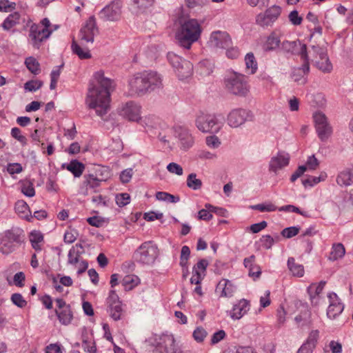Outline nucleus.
Returning <instances> with one entry per match:
<instances>
[{"mask_svg": "<svg viewBox=\"0 0 353 353\" xmlns=\"http://www.w3.org/2000/svg\"><path fill=\"white\" fill-rule=\"evenodd\" d=\"M21 192L26 196L32 197L35 194L33 183L29 180L21 181Z\"/></svg>", "mask_w": 353, "mask_h": 353, "instance_id": "a18cd8bd", "label": "nucleus"}, {"mask_svg": "<svg viewBox=\"0 0 353 353\" xmlns=\"http://www.w3.org/2000/svg\"><path fill=\"white\" fill-rule=\"evenodd\" d=\"M319 336V332L317 330H312L309 336L307 337V341L305 343V344H308L310 347L314 348L316 343L318 341Z\"/></svg>", "mask_w": 353, "mask_h": 353, "instance_id": "5fc2aeb1", "label": "nucleus"}, {"mask_svg": "<svg viewBox=\"0 0 353 353\" xmlns=\"http://www.w3.org/2000/svg\"><path fill=\"white\" fill-rule=\"evenodd\" d=\"M25 64L27 68L34 74H37L40 72V65L35 58L29 57L26 59Z\"/></svg>", "mask_w": 353, "mask_h": 353, "instance_id": "37998d69", "label": "nucleus"}, {"mask_svg": "<svg viewBox=\"0 0 353 353\" xmlns=\"http://www.w3.org/2000/svg\"><path fill=\"white\" fill-rule=\"evenodd\" d=\"M198 129L203 132H216L220 129L215 115L201 113L196 119Z\"/></svg>", "mask_w": 353, "mask_h": 353, "instance_id": "9b49d317", "label": "nucleus"}, {"mask_svg": "<svg viewBox=\"0 0 353 353\" xmlns=\"http://www.w3.org/2000/svg\"><path fill=\"white\" fill-rule=\"evenodd\" d=\"M178 138L181 147L183 150L189 149L194 143L193 137L187 129L179 128L178 131Z\"/></svg>", "mask_w": 353, "mask_h": 353, "instance_id": "cd10ccee", "label": "nucleus"}, {"mask_svg": "<svg viewBox=\"0 0 353 353\" xmlns=\"http://www.w3.org/2000/svg\"><path fill=\"white\" fill-rule=\"evenodd\" d=\"M209 44L214 48H228L232 44V41L227 32L216 31L212 33Z\"/></svg>", "mask_w": 353, "mask_h": 353, "instance_id": "4be33fe9", "label": "nucleus"}, {"mask_svg": "<svg viewBox=\"0 0 353 353\" xmlns=\"http://www.w3.org/2000/svg\"><path fill=\"white\" fill-rule=\"evenodd\" d=\"M167 170L172 174H175L179 176H181L183 173V168L176 163H170L167 165Z\"/></svg>", "mask_w": 353, "mask_h": 353, "instance_id": "052dcab7", "label": "nucleus"}, {"mask_svg": "<svg viewBox=\"0 0 353 353\" xmlns=\"http://www.w3.org/2000/svg\"><path fill=\"white\" fill-rule=\"evenodd\" d=\"M186 183L189 188L194 190H200L203 185L201 180L196 179L195 173H191L188 176Z\"/></svg>", "mask_w": 353, "mask_h": 353, "instance_id": "79ce46f5", "label": "nucleus"}, {"mask_svg": "<svg viewBox=\"0 0 353 353\" xmlns=\"http://www.w3.org/2000/svg\"><path fill=\"white\" fill-rule=\"evenodd\" d=\"M139 283V279L134 274H128L123 277L122 285L125 290H131Z\"/></svg>", "mask_w": 353, "mask_h": 353, "instance_id": "ea45409f", "label": "nucleus"}, {"mask_svg": "<svg viewBox=\"0 0 353 353\" xmlns=\"http://www.w3.org/2000/svg\"><path fill=\"white\" fill-rule=\"evenodd\" d=\"M51 23L48 18L43 19L40 23H34L30 26L29 38L33 47L39 49L41 43L47 39L52 32Z\"/></svg>", "mask_w": 353, "mask_h": 353, "instance_id": "423d86ee", "label": "nucleus"}, {"mask_svg": "<svg viewBox=\"0 0 353 353\" xmlns=\"http://www.w3.org/2000/svg\"><path fill=\"white\" fill-rule=\"evenodd\" d=\"M250 309V302L242 299L236 302L232 308L228 311V316L234 321L239 320L244 316Z\"/></svg>", "mask_w": 353, "mask_h": 353, "instance_id": "aec40b11", "label": "nucleus"}, {"mask_svg": "<svg viewBox=\"0 0 353 353\" xmlns=\"http://www.w3.org/2000/svg\"><path fill=\"white\" fill-rule=\"evenodd\" d=\"M141 106L134 101H128L122 105L120 114L129 121H139L141 117Z\"/></svg>", "mask_w": 353, "mask_h": 353, "instance_id": "a211bd4d", "label": "nucleus"}, {"mask_svg": "<svg viewBox=\"0 0 353 353\" xmlns=\"http://www.w3.org/2000/svg\"><path fill=\"white\" fill-rule=\"evenodd\" d=\"M299 230V227L293 226L286 228L281 231V235L285 238L290 239L297 235Z\"/></svg>", "mask_w": 353, "mask_h": 353, "instance_id": "3c124183", "label": "nucleus"}, {"mask_svg": "<svg viewBox=\"0 0 353 353\" xmlns=\"http://www.w3.org/2000/svg\"><path fill=\"white\" fill-rule=\"evenodd\" d=\"M208 265V261L206 259H201L193 268V272H196L205 274L206 268Z\"/></svg>", "mask_w": 353, "mask_h": 353, "instance_id": "13d9d810", "label": "nucleus"}, {"mask_svg": "<svg viewBox=\"0 0 353 353\" xmlns=\"http://www.w3.org/2000/svg\"><path fill=\"white\" fill-rule=\"evenodd\" d=\"M23 231L12 228L0 234V251L4 254L12 252L22 242Z\"/></svg>", "mask_w": 353, "mask_h": 353, "instance_id": "39448f33", "label": "nucleus"}, {"mask_svg": "<svg viewBox=\"0 0 353 353\" xmlns=\"http://www.w3.org/2000/svg\"><path fill=\"white\" fill-rule=\"evenodd\" d=\"M21 15L19 12H14L9 14L2 23V28L5 30H10L17 24L20 23Z\"/></svg>", "mask_w": 353, "mask_h": 353, "instance_id": "72a5a7b5", "label": "nucleus"}, {"mask_svg": "<svg viewBox=\"0 0 353 353\" xmlns=\"http://www.w3.org/2000/svg\"><path fill=\"white\" fill-rule=\"evenodd\" d=\"M130 196L128 193L119 194L116 196L117 204L120 207L126 205L130 203Z\"/></svg>", "mask_w": 353, "mask_h": 353, "instance_id": "6e6d98bb", "label": "nucleus"}, {"mask_svg": "<svg viewBox=\"0 0 353 353\" xmlns=\"http://www.w3.org/2000/svg\"><path fill=\"white\" fill-rule=\"evenodd\" d=\"M277 323L279 326L283 325L286 320V312L283 306H280L276 311Z\"/></svg>", "mask_w": 353, "mask_h": 353, "instance_id": "69168bd1", "label": "nucleus"}, {"mask_svg": "<svg viewBox=\"0 0 353 353\" xmlns=\"http://www.w3.org/2000/svg\"><path fill=\"white\" fill-rule=\"evenodd\" d=\"M298 327H310L312 325L313 319L310 311L307 308H305L303 311H301L295 319Z\"/></svg>", "mask_w": 353, "mask_h": 353, "instance_id": "bb28decb", "label": "nucleus"}, {"mask_svg": "<svg viewBox=\"0 0 353 353\" xmlns=\"http://www.w3.org/2000/svg\"><path fill=\"white\" fill-rule=\"evenodd\" d=\"M123 3L121 0H114L106 6L99 14V18L104 21H117L121 15Z\"/></svg>", "mask_w": 353, "mask_h": 353, "instance_id": "f8f14e48", "label": "nucleus"}, {"mask_svg": "<svg viewBox=\"0 0 353 353\" xmlns=\"http://www.w3.org/2000/svg\"><path fill=\"white\" fill-rule=\"evenodd\" d=\"M325 177H326V174H322L319 177H317V176H309L307 179H306L305 180L303 181V184L305 185H309L310 186H312V185H314L315 184H317L321 181H323Z\"/></svg>", "mask_w": 353, "mask_h": 353, "instance_id": "e2e57ef3", "label": "nucleus"}, {"mask_svg": "<svg viewBox=\"0 0 353 353\" xmlns=\"http://www.w3.org/2000/svg\"><path fill=\"white\" fill-rule=\"evenodd\" d=\"M11 135L18 141H19L23 145L27 144V139L25 136L21 134V130L18 128H13L11 130Z\"/></svg>", "mask_w": 353, "mask_h": 353, "instance_id": "864d4df0", "label": "nucleus"}, {"mask_svg": "<svg viewBox=\"0 0 353 353\" xmlns=\"http://www.w3.org/2000/svg\"><path fill=\"white\" fill-rule=\"evenodd\" d=\"M79 248L82 249V246L81 245H76V246L72 247L68 252V262L69 264L74 266L81 260H82L80 256V251L79 250Z\"/></svg>", "mask_w": 353, "mask_h": 353, "instance_id": "4c0bfd02", "label": "nucleus"}, {"mask_svg": "<svg viewBox=\"0 0 353 353\" xmlns=\"http://www.w3.org/2000/svg\"><path fill=\"white\" fill-rule=\"evenodd\" d=\"M16 213L22 219L27 221H31L32 216L30 210L29 206L26 202L23 200H19L16 202L14 205Z\"/></svg>", "mask_w": 353, "mask_h": 353, "instance_id": "c756f323", "label": "nucleus"}, {"mask_svg": "<svg viewBox=\"0 0 353 353\" xmlns=\"http://www.w3.org/2000/svg\"><path fill=\"white\" fill-rule=\"evenodd\" d=\"M158 254L157 246L152 241H145L134 251L132 258L137 263L150 265L154 262Z\"/></svg>", "mask_w": 353, "mask_h": 353, "instance_id": "0eeeda50", "label": "nucleus"}, {"mask_svg": "<svg viewBox=\"0 0 353 353\" xmlns=\"http://www.w3.org/2000/svg\"><path fill=\"white\" fill-rule=\"evenodd\" d=\"M155 196L157 200L168 201L170 203H177L180 200L179 196H174L165 192H157Z\"/></svg>", "mask_w": 353, "mask_h": 353, "instance_id": "c03bdc74", "label": "nucleus"}, {"mask_svg": "<svg viewBox=\"0 0 353 353\" xmlns=\"http://www.w3.org/2000/svg\"><path fill=\"white\" fill-rule=\"evenodd\" d=\"M168 59L175 70L179 79L183 80L190 77L193 71L192 64L173 52L168 54Z\"/></svg>", "mask_w": 353, "mask_h": 353, "instance_id": "6e6552de", "label": "nucleus"}, {"mask_svg": "<svg viewBox=\"0 0 353 353\" xmlns=\"http://www.w3.org/2000/svg\"><path fill=\"white\" fill-rule=\"evenodd\" d=\"M83 347L85 351L89 353H95L97 348L94 343L91 340L83 338Z\"/></svg>", "mask_w": 353, "mask_h": 353, "instance_id": "338daca9", "label": "nucleus"}, {"mask_svg": "<svg viewBox=\"0 0 353 353\" xmlns=\"http://www.w3.org/2000/svg\"><path fill=\"white\" fill-rule=\"evenodd\" d=\"M290 158L288 153L284 151L279 152L276 155L271 158L269 163V170L276 174L279 170L288 165Z\"/></svg>", "mask_w": 353, "mask_h": 353, "instance_id": "412c9836", "label": "nucleus"}, {"mask_svg": "<svg viewBox=\"0 0 353 353\" xmlns=\"http://www.w3.org/2000/svg\"><path fill=\"white\" fill-rule=\"evenodd\" d=\"M246 70L251 74L256 72L257 70V62L253 53H248L245 57Z\"/></svg>", "mask_w": 353, "mask_h": 353, "instance_id": "a19ab883", "label": "nucleus"}, {"mask_svg": "<svg viewBox=\"0 0 353 353\" xmlns=\"http://www.w3.org/2000/svg\"><path fill=\"white\" fill-rule=\"evenodd\" d=\"M84 43H81L80 41L79 43H77L74 39L71 46L73 53L77 54L81 59L91 58L90 50L87 47L84 46Z\"/></svg>", "mask_w": 353, "mask_h": 353, "instance_id": "c85d7f7f", "label": "nucleus"}, {"mask_svg": "<svg viewBox=\"0 0 353 353\" xmlns=\"http://www.w3.org/2000/svg\"><path fill=\"white\" fill-rule=\"evenodd\" d=\"M66 168L68 171L72 172L75 177H80L85 170V165L77 160H72L67 165Z\"/></svg>", "mask_w": 353, "mask_h": 353, "instance_id": "e433bc0d", "label": "nucleus"}, {"mask_svg": "<svg viewBox=\"0 0 353 353\" xmlns=\"http://www.w3.org/2000/svg\"><path fill=\"white\" fill-rule=\"evenodd\" d=\"M103 181H105L103 178H99L93 174H86L84 175L83 184L85 185L87 190L89 188L95 190L100 186Z\"/></svg>", "mask_w": 353, "mask_h": 353, "instance_id": "c9c22d12", "label": "nucleus"}, {"mask_svg": "<svg viewBox=\"0 0 353 353\" xmlns=\"http://www.w3.org/2000/svg\"><path fill=\"white\" fill-rule=\"evenodd\" d=\"M97 32L96 21L94 17H90L81 28L79 34V39L81 43H91L94 41V37Z\"/></svg>", "mask_w": 353, "mask_h": 353, "instance_id": "dca6fc26", "label": "nucleus"}, {"mask_svg": "<svg viewBox=\"0 0 353 353\" xmlns=\"http://www.w3.org/2000/svg\"><path fill=\"white\" fill-rule=\"evenodd\" d=\"M206 336V331L201 327H197L193 332V337L197 342H202Z\"/></svg>", "mask_w": 353, "mask_h": 353, "instance_id": "680f3d73", "label": "nucleus"}, {"mask_svg": "<svg viewBox=\"0 0 353 353\" xmlns=\"http://www.w3.org/2000/svg\"><path fill=\"white\" fill-rule=\"evenodd\" d=\"M330 305L327 311V316L330 319H334L343 310V305L339 301L338 296L335 293H330L328 295Z\"/></svg>", "mask_w": 353, "mask_h": 353, "instance_id": "5701e85b", "label": "nucleus"}, {"mask_svg": "<svg viewBox=\"0 0 353 353\" xmlns=\"http://www.w3.org/2000/svg\"><path fill=\"white\" fill-rule=\"evenodd\" d=\"M129 87L132 94L143 95L150 92L143 72L137 73L130 78Z\"/></svg>", "mask_w": 353, "mask_h": 353, "instance_id": "ddd939ff", "label": "nucleus"}, {"mask_svg": "<svg viewBox=\"0 0 353 353\" xmlns=\"http://www.w3.org/2000/svg\"><path fill=\"white\" fill-rule=\"evenodd\" d=\"M281 43L279 37L275 33L272 32L263 43L262 48L265 52H270L275 50L279 48Z\"/></svg>", "mask_w": 353, "mask_h": 353, "instance_id": "7c9ffc66", "label": "nucleus"}, {"mask_svg": "<svg viewBox=\"0 0 353 353\" xmlns=\"http://www.w3.org/2000/svg\"><path fill=\"white\" fill-rule=\"evenodd\" d=\"M301 47L299 41H284L281 43V49L286 52L294 53L297 46Z\"/></svg>", "mask_w": 353, "mask_h": 353, "instance_id": "49530a36", "label": "nucleus"}, {"mask_svg": "<svg viewBox=\"0 0 353 353\" xmlns=\"http://www.w3.org/2000/svg\"><path fill=\"white\" fill-rule=\"evenodd\" d=\"M13 304L20 308H23L27 305V301L24 299L23 296L19 293H14L11 296L10 298Z\"/></svg>", "mask_w": 353, "mask_h": 353, "instance_id": "09e8293b", "label": "nucleus"}, {"mask_svg": "<svg viewBox=\"0 0 353 353\" xmlns=\"http://www.w3.org/2000/svg\"><path fill=\"white\" fill-rule=\"evenodd\" d=\"M325 285V281H321L319 283H312L307 288V292L310 295L312 305H317L319 300V294L322 292Z\"/></svg>", "mask_w": 353, "mask_h": 353, "instance_id": "a878e982", "label": "nucleus"}, {"mask_svg": "<svg viewBox=\"0 0 353 353\" xmlns=\"http://www.w3.org/2000/svg\"><path fill=\"white\" fill-rule=\"evenodd\" d=\"M143 73L145 80L147 81L150 92L162 86V78L157 72L144 71Z\"/></svg>", "mask_w": 353, "mask_h": 353, "instance_id": "393cba45", "label": "nucleus"}, {"mask_svg": "<svg viewBox=\"0 0 353 353\" xmlns=\"http://www.w3.org/2000/svg\"><path fill=\"white\" fill-rule=\"evenodd\" d=\"M316 130L319 138L325 141L331 136L332 128L326 116L321 112H316L313 115Z\"/></svg>", "mask_w": 353, "mask_h": 353, "instance_id": "1a4fd4ad", "label": "nucleus"}, {"mask_svg": "<svg viewBox=\"0 0 353 353\" xmlns=\"http://www.w3.org/2000/svg\"><path fill=\"white\" fill-rule=\"evenodd\" d=\"M108 305V312L110 316L114 320L118 321L123 315V308L119 296L114 290H110L107 299Z\"/></svg>", "mask_w": 353, "mask_h": 353, "instance_id": "2eb2a0df", "label": "nucleus"}, {"mask_svg": "<svg viewBox=\"0 0 353 353\" xmlns=\"http://www.w3.org/2000/svg\"><path fill=\"white\" fill-rule=\"evenodd\" d=\"M7 171L10 174H19L23 171V167L19 163H10L7 165Z\"/></svg>", "mask_w": 353, "mask_h": 353, "instance_id": "bf43d9fd", "label": "nucleus"}, {"mask_svg": "<svg viewBox=\"0 0 353 353\" xmlns=\"http://www.w3.org/2000/svg\"><path fill=\"white\" fill-rule=\"evenodd\" d=\"M299 55L304 62L311 61L323 72H330L332 70L326 50L319 46H312L307 50L306 45L303 44L300 48Z\"/></svg>", "mask_w": 353, "mask_h": 353, "instance_id": "7ed1b4c3", "label": "nucleus"}, {"mask_svg": "<svg viewBox=\"0 0 353 353\" xmlns=\"http://www.w3.org/2000/svg\"><path fill=\"white\" fill-rule=\"evenodd\" d=\"M96 85H90L85 98V103L90 109L102 117L110 108V92L112 88V81L104 77L103 72L99 71L94 74Z\"/></svg>", "mask_w": 353, "mask_h": 353, "instance_id": "f257e3e1", "label": "nucleus"}, {"mask_svg": "<svg viewBox=\"0 0 353 353\" xmlns=\"http://www.w3.org/2000/svg\"><path fill=\"white\" fill-rule=\"evenodd\" d=\"M345 254L344 245L341 243H334L332 246L331 252L328 259L330 261H336L341 259Z\"/></svg>", "mask_w": 353, "mask_h": 353, "instance_id": "f704fd0d", "label": "nucleus"}, {"mask_svg": "<svg viewBox=\"0 0 353 353\" xmlns=\"http://www.w3.org/2000/svg\"><path fill=\"white\" fill-rule=\"evenodd\" d=\"M235 291L236 287L228 279H221L216 287V292L220 297H232Z\"/></svg>", "mask_w": 353, "mask_h": 353, "instance_id": "b1692460", "label": "nucleus"}, {"mask_svg": "<svg viewBox=\"0 0 353 353\" xmlns=\"http://www.w3.org/2000/svg\"><path fill=\"white\" fill-rule=\"evenodd\" d=\"M201 32L202 28L199 21L194 19H189L181 21L176 39L180 46L190 49L192 43L199 39Z\"/></svg>", "mask_w": 353, "mask_h": 353, "instance_id": "f03ea898", "label": "nucleus"}, {"mask_svg": "<svg viewBox=\"0 0 353 353\" xmlns=\"http://www.w3.org/2000/svg\"><path fill=\"white\" fill-rule=\"evenodd\" d=\"M261 246L265 249H270L274 243V239L270 235H263L260 239Z\"/></svg>", "mask_w": 353, "mask_h": 353, "instance_id": "0e129e2a", "label": "nucleus"}, {"mask_svg": "<svg viewBox=\"0 0 353 353\" xmlns=\"http://www.w3.org/2000/svg\"><path fill=\"white\" fill-rule=\"evenodd\" d=\"M16 3L8 0L0 1V12H8L15 9Z\"/></svg>", "mask_w": 353, "mask_h": 353, "instance_id": "4d7b16f0", "label": "nucleus"}, {"mask_svg": "<svg viewBox=\"0 0 353 353\" xmlns=\"http://www.w3.org/2000/svg\"><path fill=\"white\" fill-rule=\"evenodd\" d=\"M288 266L290 271L294 276L301 277L304 274L303 266L296 263L294 258H290L288 261Z\"/></svg>", "mask_w": 353, "mask_h": 353, "instance_id": "58836bf2", "label": "nucleus"}, {"mask_svg": "<svg viewBox=\"0 0 353 353\" xmlns=\"http://www.w3.org/2000/svg\"><path fill=\"white\" fill-rule=\"evenodd\" d=\"M280 14L281 8L274 6L266 10L264 13L259 14L256 17V22L262 27H268L271 26Z\"/></svg>", "mask_w": 353, "mask_h": 353, "instance_id": "f3484780", "label": "nucleus"}, {"mask_svg": "<svg viewBox=\"0 0 353 353\" xmlns=\"http://www.w3.org/2000/svg\"><path fill=\"white\" fill-rule=\"evenodd\" d=\"M251 208L260 212H274L277 209L276 206L272 203L254 205L251 206Z\"/></svg>", "mask_w": 353, "mask_h": 353, "instance_id": "de8ad7c7", "label": "nucleus"}, {"mask_svg": "<svg viewBox=\"0 0 353 353\" xmlns=\"http://www.w3.org/2000/svg\"><path fill=\"white\" fill-rule=\"evenodd\" d=\"M309 63L304 62L301 68L294 69L292 73V78L294 81L303 84L305 83V76L309 72Z\"/></svg>", "mask_w": 353, "mask_h": 353, "instance_id": "2f4dec72", "label": "nucleus"}, {"mask_svg": "<svg viewBox=\"0 0 353 353\" xmlns=\"http://www.w3.org/2000/svg\"><path fill=\"white\" fill-rule=\"evenodd\" d=\"M55 301L57 307L55 310V314L59 322L63 325H68L73 319V313L70 305L66 304L62 299H57Z\"/></svg>", "mask_w": 353, "mask_h": 353, "instance_id": "4468645a", "label": "nucleus"}, {"mask_svg": "<svg viewBox=\"0 0 353 353\" xmlns=\"http://www.w3.org/2000/svg\"><path fill=\"white\" fill-rule=\"evenodd\" d=\"M328 348L332 352V353L342 352V344L336 341H331L329 343Z\"/></svg>", "mask_w": 353, "mask_h": 353, "instance_id": "774afa93", "label": "nucleus"}, {"mask_svg": "<svg viewBox=\"0 0 353 353\" xmlns=\"http://www.w3.org/2000/svg\"><path fill=\"white\" fill-rule=\"evenodd\" d=\"M225 86L231 94L245 97L250 92L248 77L238 72H230L225 78Z\"/></svg>", "mask_w": 353, "mask_h": 353, "instance_id": "20e7f679", "label": "nucleus"}, {"mask_svg": "<svg viewBox=\"0 0 353 353\" xmlns=\"http://www.w3.org/2000/svg\"><path fill=\"white\" fill-rule=\"evenodd\" d=\"M336 182L340 185H350L353 183V165L341 172L337 176Z\"/></svg>", "mask_w": 353, "mask_h": 353, "instance_id": "473e14b6", "label": "nucleus"}, {"mask_svg": "<svg viewBox=\"0 0 353 353\" xmlns=\"http://www.w3.org/2000/svg\"><path fill=\"white\" fill-rule=\"evenodd\" d=\"M142 125H145L150 128H155L159 123V118L154 115H149L140 119Z\"/></svg>", "mask_w": 353, "mask_h": 353, "instance_id": "8fccbe9b", "label": "nucleus"}, {"mask_svg": "<svg viewBox=\"0 0 353 353\" xmlns=\"http://www.w3.org/2000/svg\"><path fill=\"white\" fill-rule=\"evenodd\" d=\"M43 85L42 81L39 80H31L26 82L24 85L26 90L33 92L39 90Z\"/></svg>", "mask_w": 353, "mask_h": 353, "instance_id": "603ef678", "label": "nucleus"}, {"mask_svg": "<svg viewBox=\"0 0 353 353\" xmlns=\"http://www.w3.org/2000/svg\"><path fill=\"white\" fill-rule=\"evenodd\" d=\"M153 353H185L175 343L172 335L159 337Z\"/></svg>", "mask_w": 353, "mask_h": 353, "instance_id": "9d476101", "label": "nucleus"}, {"mask_svg": "<svg viewBox=\"0 0 353 353\" xmlns=\"http://www.w3.org/2000/svg\"><path fill=\"white\" fill-rule=\"evenodd\" d=\"M248 112L243 108L232 110L228 114L227 122L231 128H239L247 121Z\"/></svg>", "mask_w": 353, "mask_h": 353, "instance_id": "6ab92c4d", "label": "nucleus"}]
</instances>
